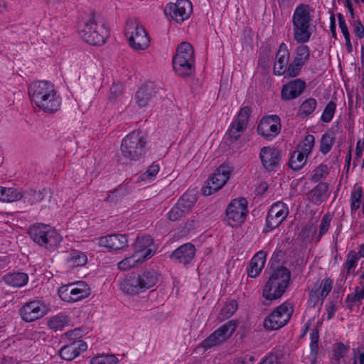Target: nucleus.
<instances>
[{
  "label": "nucleus",
  "mask_w": 364,
  "mask_h": 364,
  "mask_svg": "<svg viewBox=\"0 0 364 364\" xmlns=\"http://www.w3.org/2000/svg\"><path fill=\"white\" fill-rule=\"evenodd\" d=\"M78 31L84 41L92 46L104 44L109 36L105 21L95 11L81 17L78 21Z\"/></svg>",
  "instance_id": "1"
},
{
  "label": "nucleus",
  "mask_w": 364,
  "mask_h": 364,
  "mask_svg": "<svg viewBox=\"0 0 364 364\" xmlns=\"http://www.w3.org/2000/svg\"><path fill=\"white\" fill-rule=\"evenodd\" d=\"M28 93L31 101L45 112L53 113L59 109L60 100L52 83L46 80L34 82L31 84Z\"/></svg>",
  "instance_id": "2"
},
{
  "label": "nucleus",
  "mask_w": 364,
  "mask_h": 364,
  "mask_svg": "<svg viewBox=\"0 0 364 364\" xmlns=\"http://www.w3.org/2000/svg\"><path fill=\"white\" fill-rule=\"evenodd\" d=\"M313 9L308 4H300L292 16L294 39L299 43L308 42L311 36L310 29Z\"/></svg>",
  "instance_id": "3"
},
{
  "label": "nucleus",
  "mask_w": 364,
  "mask_h": 364,
  "mask_svg": "<svg viewBox=\"0 0 364 364\" xmlns=\"http://www.w3.org/2000/svg\"><path fill=\"white\" fill-rule=\"evenodd\" d=\"M291 272L284 266L273 269L263 289V296L267 300L280 298L288 287Z\"/></svg>",
  "instance_id": "4"
},
{
  "label": "nucleus",
  "mask_w": 364,
  "mask_h": 364,
  "mask_svg": "<svg viewBox=\"0 0 364 364\" xmlns=\"http://www.w3.org/2000/svg\"><path fill=\"white\" fill-rule=\"evenodd\" d=\"M159 279L154 269H147L137 275L127 277L120 284L121 289L129 294H138L154 287Z\"/></svg>",
  "instance_id": "5"
},
{
  "label": "nucleus",
  "mask_w": 364,
  "mask_h": 364,
  "mask_svg": "<svg viewBox=\"0 0 364 364\" xmlns=\"http://www.w3.org/2000/svg\"><path fill=\"white\" fill-rule=\"evenodd\" d=\"M289 58L290 52L287 45L285 43H282L275 56L276 61L273 68L274 75L281 76L286 74L288 77H294L299 74L304 65L294 59L289 64Z\"/></svg>",
  "instance_id": "6"
},
{
  "label": "nucleus",
  "mask_w": 364,
  "mask_h": 364,
  "mask_svg": "<svg viewBox=\"0 0 364 364\" xmlns=\"http://www.w3.org/2000/svg\"><path fill=\"white\" fill-rule=\"evenodd\" d=\"M146 144V134L142 131H134L127 135L121 144V152L126 159L136 161L144 154Z\"/></svg>",
  "instance_id": "7"
},
{
  "label": "nucleus",
  "mask_w": 364,
  "mask_h": 364,
  "mask_svg": "<svg viewBox=\"0 0 364 364\" xmlns=\"http://www.w3.org/2000/svg\"><path fill=\"white\" fill-rule=\"evenodd\" d=\"M125 32L129 40V44L134 50H145L149 47V38L144 28L138 20H127Z\"/></svg>",
  "instance_id": "8"
},
{
  "label": "nucleus",
  "mask_w": 364,
  "mask_h": 364,
  "mask_svg": "<svg viewBox=\"0 0 364 364\" xmlns=\"http://www.w3.org/2000/svg\"><path fill=\"white\" fill-rule=\"evenodd\" d=\"M28 233L36 243L48 249L56 247L61 240L55 230L44 224L33 225L30 228Z\"/></svg>",
  "instance_id": "9"
},
{
  "label": "nucleus",
  "mask_w": 364,
  "mask_h": 364,
  "mask_svg": "<svg viewBox=\"0 0 364 364\" xmlns=\"http://www.w3.org/2000/svg\"><path fill=\"white\" fill-rule=\"evenodd\" d=\"M293 314V307L287 301L277 307L272 313L267 317L263 326L268 331L277 330L284 326L290 320Z\"/></svg>",
  "instance_id": "10"
},
{
  "label": "nucleus",
  "mask_w": 364,
  "mask_h": 364,
  "mask_svg": "<svg viewBox=\"0 0 364 364\" xmlns=\"http://www.w3.org/2000/svg\"><path fill=\"white\" fill-rule=\"evenodd\" d=\"M91 294V289L88 284L83 281H78L73 284H69L60 287L58 289V295L60 299L66 302H76L88 297Z\"/></svg>",
  "instance_id": "11"
},
{
  "label": "nucleus",
  "mask_w": 364,
  "mask_h": 364,
  "mask_svg": "<svg viewBox=\"0 0 364 364\" xmlns=\"http://www.w3.org/2000/svg\"><path fill=\"white\" fill-rule=\"evenodd\" d=\"M248 213L247 201L245 198L232 200L225 210V220L231 227L242 225Z\"/></svg>",
  "instance_id": "12"
},
{
  "label": "nucleus",
  "mask_w": 364,
  "mask_h": 364,
  "mask_svg": "<svg viewBox=\"0 0 364 364\" xmlns=\"http://www.w3.org/2000/svg\"><path fill=\"white\" fill-rule=\"evenodd\" d=\"M288 215L289 208L287 204L282 201L274 203L268 211L264 232H269L278 228Z\"/></svg>",
  "instance_id": "13"
},
{
  "label": "nucleus",
  "mask_w": 364,
  "mask_h": 364,
  "mask_svg": "<svg viewBox=\"0 0 364 364\" xmlns=\"http://www.w3.org/2000/svg\"><path fill=\"white\" fill-rule=\"evenodd\" d=\"M230 173L231 168L227 165L221 164L207 181V185L203 189V194L210 196L220 190L229 179Z\"/></svg>",
  "instance_id": "14"
},
{
  "label": "nucleus",
  "mask_w": 364,
  "mask_h": 364,
  "mask_svg": "<svg viewBox=\"0 0 364 364\" xmlns=\"http://www.w3.org/2000/svg\"><path fill=\"white\" fill-rule=\"evenodd\" d=\"M236 327L237 322L235 321L231 320L226 322L203 341V347L205 349H208L220 345L231 336Z\"/></svg>",
  "instance_id": "15"
},
{
  "label": "nucleus",
  "mask_w": 364,
  "mask_h": 364,
  "mask_svg": "<svg viewBox=\"0 0 364 364\" xmlns=\"http://www.w3.org/2000/svg\"><path fill=\"white\" fill-rule=\"evenodd\" d=\"M251 112L252 109L248 106H245L240 109L235 120L231 123L228 129L227 134L228 139L232 141L239 139L247 128Z\"/></svg>",
  "instance_id": "16"
},
{
  "label": "nucleus",
  "mask_w": 364,
  "mask_h": 364,
  "mask_svg": "<svg viewBox=\"0 0 364 364\" xmlns=\"http://www.w3.org/2000/svg\"><path fill=\"white\" fill-rule=\"evenodd\" d=\"M257 132L267 140H272L281 130L280 119L277 115L262 117L257 126Z\"/></svg>",
  "instance_id": "17"
},
{
  "label": "nucleus",
  "mask_w": 364,
  "mask_h": 364,
  "mask_svg": "<svg viewBox=\"0 0 364 364\" xmlns=\"http://www.w3.org/2000/svg\"><path fill=\"white\" fill-rule=\"evenodd\" d=\"M333 283V281L331 278H326L321 280V282L318 281L315 283L314 288L310 291L309 294V306L314 308L320 301L323 303L331 292Z\"/></svg>",
  "instance_id": "18"
},
{
  "label": "nucleus",
  "mask_w": 364,
  "mask_h": 364,
  "mask_svg": "<svg viewBox=\"0 0 364 364\" xmlns=\"http://www.w3.org/2000/svg\"><path fill=\"white\" fill-rule=\"evenodd\" d=\"M46 306L38 300L26 303L20 309L21 318L26 322H32L42 318L47 313Z\"/></svg>",
  "instance_id": "19"
},
{
  "label": "nucleus",
  "mask_w": 364,
  "mask_h": 364,
  "mask_svg": "<svg viewBox=\"0 0 364 364\" xmlns=\"http://www.w3.org/2000/svg\"><path fill=\"white\" fill-rule=\"evenodd\" d=\"M171 18L177 23H182L188 19L192 11V3L189 0H178L175 4L168 6Z\"/></svg>",
  "instance_id": "20"
},
{
  "label": "nucleus",
  "mask_w": 364,
  "mask_h": 364,
  "mask_svg": "<svg viewBox=\"0 0 364 364\" xmlns=\"http://www.w3.org/2000/svg\"><path fill=\"white\" fill-rule=\"evenodd\" d=\"M154 240L150 235H142L137 237L133 245L134 255L141 257V261L151 258L155 253V250L152 249Z\"/></svg>",
  "instance_id": "21"
},
{
  "label": "nucleus",
  "mask_w": 364,
  "mask_h": 364,
  "mask_svg": "<svg viewBox=\"0 0 364 364\" xmlns=\"http://www.w3.org/2000/svg\"><path fill=\"white\" fill-rule=\"evenodd\" d=\"M259 158L264 168L268 171H272L279 164L280 151L273 147L264 146L260 150Z\"/></svg>",
  "instance_id": "22"
},
{
  "label": "nucleus",
  "mask_w": 364,
  "mask_h": 364,
  "mask_svg": "<svg viewBox=\"0 0 364 364\" xmlns=\"http://www.w3.org/2000/svg\"><path fill=\"white\" fill-rule=\"evenodd\" d=\"M306 88V82L301 79H295L283 85L281 90L282 99L289 101L298 97Z\"/></svg>",
  "instance_id": "23"
},
{
  "label": "nucleus",
  "mask_w": 364,
  "mask_h": 364,
  "mask_svg": "<svg viewBox=\"0 0 364 364\" xmlns=\"http://www.w3.org/2000/svg\"><path fill=\"white\" fill-rule=\"evenodd\" d=\"M196 254V248L191 243H186L175 250L170 258L173 261L186 265L193 260Z\"/></svg>",
  "instance_id": "24"
},
{
  "label": "nucleus",
  "mask_w": 364,
  "mask_h": 364,
  "mask_svg": "<svg viewBox=\"0 0 364 364\" xmlns=\"http://www.w3.org/2000/svg\"><path fill=\"white\" fill-rule=\"evenodd\" d=\"M87 348V345L85 341L82 340L75 341L69 345L63 346L60 350V355L63 360H72L77 357L81 352L86 350Z\"/></svg>",
  "instance_id": "25"
},
{
  "label": "nucleus",
  "mask_w": 364,
  "mask_h": 364,
  "mask_svg": "<svg viewBox=\"0 0 364 364\" xmlns=\"http://www.w3.org/2000/svg\"><path fill=\"white\" fill-rule=\"evenodd\" d=\"M99 244L109 250H119L128 246L126 235H109L100 238Z\"/></svg>",
  "instance_id": "26"
},
{
  "label": "nucleus",
  "mask_w": 364,
  "mask_h": 364,
  "mask_svg": "<svg viewBox=\"0 0 364 364\" xmlns=\"http://www.w3.org/2000/svg\"><path fill=\"white\" fill-rule=\"evenodd\" d=\"M173 67L175 73L180 77H186L195 73V60L173 58Z\"/></svg>",
  "instance_id": "27"
},
{
  "label": "nucleus",
  "mask_w": 364,
  "mask_h": 364,
  "mask_svg": "<svg viewBox=\"0 0 364 364\" xmlns=\"http://www.w3.org/2000/svg\"><path fill=\"white\" fill-rule=\"evenodd\" d=\"M266 256L267 254L264 251H259L254 255L247 269V274L249 277L255 278L259 275L264 266Z\"/></svg>",
  "instance_id": "28"
},
{
  "label": "nucleus",
  "mask_w": 364,
  "mask_h": 364,
  "mask_svg": "<svg viewBox=\"0 0 364 364\" xmlns=\"http://www.w3.org/2000/svg\"><path fill=\"white\" fill-rule=\"evenodd\" d=\"M4 282L11 287H21L28 282V276L26 273L21 272H9L3 277Z\"/></svg>",
  "instance_id": "29"
},
{
  "label": "nucleus",
  "mask_w": 364,
  "mask_h": 364,
  "mask_svg": "<svg viewBox=\"0 0 364 364\" xmlns=\"http://www.w3.org/2000/svg\"><path fill=\"white\" fill-rule=\"evenodd\" d=\"M328 185L326 183H319L309 193V200L315 204H320L328 198Z\"/></svg>",
  "instance_id": "30"
},
{
  "label": "nucleus",
  "mask_w": 364,
  "mask_h": 364,
  "mask_svg": "<svg viewBox=\"0 0 364 364\" xmlns=\"http://www.w3.org/2000/svg\"><path fill=\"white\" fill-rule=\"evenodd\" d=\"M154 93L152 83L145 84L139 89L136 94V103L139 107L146 106Z\"/></svg>",
  "instance_id": "31"
},
{
  "label": "nucleus",
  "mask_w": 364,
  "mask_h": 364,
  "mask_svg": "<svg viewBox=\"0 0 364 364\" xmlns=\"http://www.w3.org/2000/svg\"><path fill=\"white\" fill-rule=\"evenodd\" d=\"M173 58H181L190 61L195 60L193 48L188 42H182L177 48L176 53Z\"/></svg>",
  "instance_id": "32"
},
{
  "label": "nucleus",
  "mask_w": 364,
  "mask_h": 364,
  "mask_svg": "<svg viewBox=\"0 0 364 364\" xmlns=\"http://www.w3.org/2000/svg\"><path fill=\"white\" fill-rule=\"evenodd\" d=\"M308 156L300 150L294 151L290 157L289 167L295 171L301 169L306 162Z\"/></svg>",
  "instance_id": "33"
},
{
  "label": "nucleus",
  "mask_w": 364,
  "mask_h": 364,
  "mask_svg": "<svg viewBox=\"0 0 364 364\" xmlns=\"http://www.w3.org/2000/svg\"><path fill=\"white\" fill-rule=\"evenodd\" d=\"M336 136L333 131L324 133L321 139L320 151L323 154H328L335 143Z\"/></svg>",
  "instance_id": "34"
},
{
  "label": "nucleus",
  "mask_w": 364,
  "mask_h": 364,
  "mask_svg": "<svg viewBox=\"0 0 364 364\" xmlns=\"http://www.w3.org/2000/svg\"><path fill=\"white\" fill-rule=\"evenodd\" d=\"M317 107V102L314 98L309 97L305 100L299 107V114L304 118L312 114Z\"/></svg>",
  "instance_id": "35"
},
{
  "label": "nucleus",
  "mask_w": 364,
  "mask_h": 364,
  "mask_svg": "<svg viewBox=\"0 0 364 364\" xmlns=\"http://www.w3.org/2000/svg\"><path fill=\"white\" fill-rule=\"evenodd\" d=\"M237 309V302L235 300H231L225 304L222 308L218 316V319L223 321L230 318Z\"/></svg>",
  "instance_id": "36"
},
{
  "label": "nucleus",
  "mask_w": 364,
  "mask_h": 364,
  "mask_svg": "<svg viewBox=\"0 0 364 364\" xmlns=\"http://www.w3.org/2000/svg\"><path fill=\"white\" fill-rule=\"evenodd\" d=\"M23 197L21 192L16 188L4 187L3 202L12 203L21 200Z\"/></svg>",
  "instance_id": "37"
},
{
  "label": "nucleus",
  "mask_w": 364,
  "mask_h": 364,
  "mask_svg": "<svg viewBox=\"0 0 364 364\" xmlns=\"http://www.w3.org/2000/svg\"><path fill=\"white\" fill-rule=\"evenodd\" d=\"M294 54V59L305 65L310 57V49L307 46L302 43L296 48Z\"/></svg>",
  "instance_id": "38"
},
{
  "label": "nucleus",
  "mask_w": 364,
  "mask_h": 364,
  "mask_svg": "<svg viewBox=\"0 0 364 364\" xmlns=\"http://www.w3.org/2000/svg\"><path fill=\"white\" fill-rule=\"evenodd\" d=\"M359 260V256L355 250H350L347 256L346 260L344 263V267L346 269V274L349 275L352 273V270L354 269Z\"/></svg>",
  "instance_id": "39"
},
{
  "label": "nucleus",
  "mask_w": 364,
  "mask_h": 364,
  "mask_svg": "<svg viewBox=\"0 0 364 364\" xmlns=\"http://www.w3.org/2000/svg\"><path fill=\"white\" fill-rule=\"evenodd\" d=\"M87 262V256L85 253L73 251L71 252L68 262L73 267L83 266Z\"/></svg>",
  "instance_id": "40"
},
{
  "label": "nucleus",
  "mask_w": 364,
  "mask_h": 364,
  "mask_svg": "<svg viewBox=\"0 0 364 364\" xmlns=\"http://www.w3.org/2000/svg\"><path fill=\"white\" fill-rule=\"evenodd\" d=\"M137 262H142L141 257L133 254L131 257H126L117 264L120 270L126 271L134 267Z\"/></svg>",
  "instance_id": "41"
},
{
  "label": "nucleus",
  "mask_w": 364,
  "mask_h": 364,
  "mask_svg": "<svg viewBox=\"0 0 364 364\" xmlns=\"http://www.w3.org/2000/svg\"><path fill=\"white\" fill-rule=\"evenodd\" d=\"M363 196V189L358 187L355 191H353L350 195V212L351 214L355 213L360 208L361 203V198Z\"/></svg>",
  "instance_id": "42"
},
{
  "label": "nucleus",
  "mask_w": 364,
  "mask_h": 364,
  "mask_svg": "<svg viewBox=\"0 0 364 364\" xmlns=\"http://www.w3.org/2000/svg\"><path fill=\"white\" fill-rule=\"evenodd\" d=\"M333 216L330 213L325 214L321 219L319 225V232L317 235L316 242H318L321 237L328 232Z\"/></svg>",
  "instance_id": "43"
},
{
  "label": "nucleus",
  "mask_w": 364,
  "mask_h": 364,
  "mask_svg": "<svg viewBox=\"0 0 364 364\" xmlns=\"http://www.w3.org/2000/svg\"><path fill=\"white\" fill-rule=\"evenodd\" d=\"M336 109V103L333 101H330L324 108L321 120L326 123L330 122L333 117Z\"/></svg>",
  "instance_id": "44"
},
{
  "label": "nucleus",
  "mask_w": 364,
  "mask_h": 364,
  "mask_svg": "<svg viewBox=\"0 0 364 364\" xmlns=\"http://www.w3.org/2000/svg\"><path fill=\"white\" fill-rule=\"evenodd\" d=\"M186 212L181 203H176L168 213V217L170 220L176 221L183 218Z\"/></svg>",
  "instance_id": "45"
},
{
  "label": "nucleus",
  "mask_w": 364,
  "mask_h": 364,
  "mask_svg": "<svg viewBox=\"0 0 364 364\" xmlns=\"http://www.w3.org/2000/svg\"><path fill=\"white\" fill-rule=\"evenodd\" d=\"M66 317L63 315H58L52 317L48 322L50 328L55 331L61 330L66 324Z\"/></svg>",
  "instance_id": "46"
},
{
  "label": "nucleus",
  "mask_w": 364,
  "mask_h": 364,
  "mask_svg": "<svg viewBox=\"0 0 364 364\" xmlns=\"http://www.w3.org/2000/svg\"><path fill=\"white\" fill-rule=\"evenodd\" d=\"M117 358L114 355L111 354L94 357L91 360L92 364H117Z\"/></svg>",
  "instance_id": "47"
},
{
  "label": "nucleus",
  "mask_w": 364,
  "mask_h": 364,
  "mask_svg": "<svg viewBox=\"0 0 364 364\" xmlns=\"http://www.w3.org/2000/svg\"><path fill=\"white\" fill-rule=\"evenodd\" d=\"M196 202V198L194 195L185 193L178 200L177 203H181V206L188 212Z\"/></svg>",
  "instance_id": "48"
},
{
  "label": "nucleus",
  "mask_w": 364,
  "mask_h": 364,
  "mask_svg": "<svg viewBox=\"0 0 364 364\" xmlns=\"http://www.w3.org/2000/svg\"><path fill=\"white\" fill-rule=\"evenodd\" d=\"M328 174V168L327 165L321 164L314 171V174L311 176V180L314 182H318L322 178H325Z\"/></svg>",
  "instance_id": "49"
},
{
  "label": "nucleus",
  "mask_w": 364,
  "mask_h": 364,
  "mask_svg": "<svg viewBox=\"0 0 364 364\" xmlns=\"http://www.w3.org/2000/svg\"><path fill=\"white\" fill-rule=\"evenodd\" d=\"M314 136L312 134L306 135L302 141L300 151L306 154V156H309L311 152V150L314 146Z\"/></svg>",
  "instance_id": "50"
},
{
  "label": "nucleus",
  "mask_w": 364,
  "mask_h": 364,
  "mask_svg": "<svg viewBox=\"0 0 364 364\" xmlns=\"http://www.w3.org/2000/svg\"><path fill=\"white\" fill-rule=\"evenodd\" d=\"M319 331L317 328H314L311 333V351L314 354H317L318 348Z\"/></svg>",
  "instance_id": "51"
},
{
  "label": "nucleus",
  "mask_w": 364,
  "mask_h": 364,
  "mask_svg": "<svg viewBox=\"0 0 364 364\" xmlns=\"http://www.w3.org/2000/svg\"><path fill=\"white\" fill-rule=\"evenodd\" d=\"M317 227L313 223H309L301 231L304 239L312 237L316 232Z\"/></svg>",
  "instance_id": "52"
},
{
  "label": "nucleus",
  "mask_w": 364,
  "mask_h": 364,
  "mask_svg": "<svg viewBox=\"0 0 364 364\" xmlns=\"http://www.w3.org/2000/svg\"><path fill=\"white\" fill-rule=\"evenodd\" d=\"M29 196L28 201L31 204L40 202L44 198V193L43 191H36L31 190L27 195L24 197V198H27Z\"/></svg>",
  "instance_id": "53"
},
{
  "label": "nucleus",
  "mask_w": 364,
  "mask_h": 364,
  "mask_svg": "<svg viewBox=\"0 0 364 364\" xmlns=\"http://www.w3.org/2000/svg\"><path fill=\"white\" fill-rule=\"evenodd\" d=\"M353 26V31L359 38L364 37V27L360 20H354L350 23Z\"/></svg>",
  "instance_id": "54"
},
{
  "label": "nucleus",
  "mask_w": 364,
  "mask_h": 364,
  "mask_svg": "<svg viewBox=\"0 0 364 364\" xmlns=\"http://www.w3.org/2000/svg\"><path fill=\"white\" fill-rule=\"evenodd\" d=\"M338 20L339 28H341V31L344 38L350 36V33L348 30V27L346 23L344 16L341 14H338Z\"/></svg>",
  "instance_id": "55"
},
{
  "label": "nucleus",
  "mask_w": 364,
  "mask_h": 364,
  "mask_svg": "<svg viewBox=\"0 0 364 364\" xmlns=\"http://www.w3.org/2000/svg\"><path fill=\"white\" fill-rule=\"evenodd\" d=\"M110 92L114 96L120 95L123 92L122 85L119 83L114 84L110 88Z\"/></svg>",
  "instance_id": "56"
},
{
  "label": "nucleus",
  "mask_w": 364,
  "mask_h": 364,
  "mask_svg": "<svg viewBox=\"0 0 364 364\" xmlns=\"http://www.w3.org/2000/svg\"><path fill=\"white\" fill-rule=\"evenodd\" d=\"M159 166L158 164H153L149 167L146 173L149 176L154 177L159 173Z\"/></svg>",
  "instance_id": "57"
},
{
  "label": "nucleus",
  "mask_w": 364,
  "mask_h": 364,
  "mask_svg": "<svg viewBox=\"0 0 364 364\" xmlns=\"http://www.w3.org/2000/svg\"><path fill=\"white\" fill-rule=\"evenodd\" d=\"M364 299V289H361L359 291V288L356 287L355 288V294H354V300H358V301H360Z\"/></svg>",
  "instance_id": "58"
},
{
  "label": "nucleus",
  "mask_w": 364,
  "mask_h": 364,
  "mask_svg": "<svg viewBox=\"0 0 364 364\" xmlns=\"http://www.w3.org/2000/svg\"><path fill=\"white\" fill-rule=\"evenodd\" d=\"M336 311V305L333 303H331L330 305L327 308L328 319L332 318L333 316H334Z\"/></svg>",
  "instance_id": "59"
},
{
  "label": "nucleus",
  "mask_w": 364,
  "mask_h": 364,
  "mask_svg": "<svg viewBox=\"0 0 364 364\" xmlns=\"http://www.w3.org/2000/svg\"><path fill=\"white\" fill-rule=\"evenodd\" d=\"M345 6L348 8L350 16L353 19L355 18V13L353 8V4L350 0H345Z\"/></svg>",
  "instance_id": "60"
},
{
  "label": "nucleus",
  "mask_w": 364,
  "mask_h": 364,
  "mask_svg": "<svg viewBox=\"0 0 364 364\" xmlns=\"http://www.w3.org/2000/svg\"><path fill=\"white\" fill-rule=\"evenodd\" d=\"M80 329H74L73 331L67 332L66 336L70 339L76 338L77 336H80Z\"/></svg>",
  "instance_id": "61"
},
{
  "label": "nucleus",
  "mask_w": 364,
  "mask_h": 364,
  "mask_svg": "<svg viewBox=\"0 0 364 364\" xmlns=\"http://www.w3.org/2000/svg\"><path fill=\"white\" fill-rule=\"evenodd\" d=\"M364 147V142L361 144L360 141H358L356 144V149H355V154L357 157H360L362 156L363 149Z\"/></svg>",
  "instance_id": "62"
},
{
  "label": "nucleus",
  "mask_w": 364,
  "mask_h": 364,
  "mask_svg": "<svg viewBox=\"0 0 364 364\" xmlns=\"http://www.w3.org/2000/svg\"><path fill=\"white\" fill-rule=\"evenodd\" d=\"M350 161H351V149L349 150L348 154L346 155V165H345V168L347 169V171H348L349 169V167H350Z\"/></svg>",
  "instance_id": "63"
},
{
  "label": "nucleus",
  "mask_w": 364,
  "mask_h": 364,
  "mask_svg": "<svg viewBox=\"0 0 364 364\" xmlns=\"http://www.w3.org/2000/svg\"><path fill=\"white\" fill-rule=\"evenodd\" d=\"M235 364H249L248 362L245 359V358L240 357L235 360Z\"/></svg>",
  "instance_id": "64"
}]
</instances>
